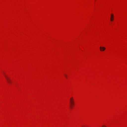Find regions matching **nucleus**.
I'll return each mask as SVG.
<instances>
[{"label":"nucleus","mask_w":127,"mask_h":127,"mask_svg":"<svg viewBox=\"0 0 127 127\" xmlns=\"http://www.w3.org/2000/svg\"><path fill=\"white\" fill-rule=\"evenodd\" d=\"M70 106L71 108L74 104V100L73 98L72 97L70 99Z\"/></svg>","instance_id":"nucleus-1"},{"label":"nucleus","mask_w":127,"mask_h":127,"mask_svg":"<svg viewBox=\"0 0 127 127\" xmlns=\"http://www.w3.org/2000/svg\"><path fill=\"white\" fill-rule=\"evenodd\" d=\"M100 50L101 51H103L105 49V48L104 47H100Z\"/></svg>","instance_id":"nucleus-2"},{"label":"nucleus","mask_w":127,"mask_h":127,"mask_svg":"<svg viewBox=\"0 0 127 127\" xmlns=\"http://www.w3.org/2000/svg\"><path fill=\"white\" fill-rule=\"evenodd\" d=\"M5 78H6L7 82L8 83H10V80L5 75H4Z\"/></svg>","instance_id":"nucleus-3"},{"label":"nucleus","mask_w":127,"mask_h":127,"mask_svg":"<svg viewBox=\"0 0 127 127\" xmlns=\"http://www.w3.org/2000/svg\"><path fill=\"white\" fill-rule=\"evenodd\" d=\"M113 14H111L110 20L111 21H113Z\"/></svg>","instance_id":"nucleus-4"},{"label":"nucleus","mask_w":127,"mask_h":127,"mask_svg":"<svg viewBox=\"0 0 127 127\" xmlns=\"http://www.w3.org/2000/svg\"><path fill=\"white\" fill-rule=\"evenodd\" d=\"M64 75L66 78H67V75L66 74H64Z\"/></svg>","instance_id":"nucleus-5"}]
</instances>
